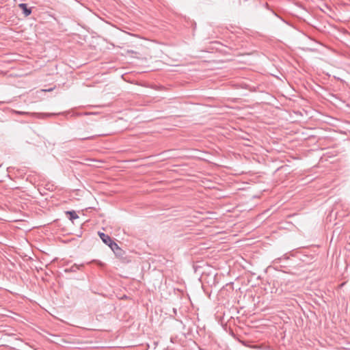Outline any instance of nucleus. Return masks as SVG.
<instances>
[{
    "instance_id": "nucleus-1",
    "label": "nucleus",
    "mask_w": 350,
    "mask_h": 350,
    "mask_svg": "<svg viewBox=\"0 0 350 350\" xmlns=\"http://www.w3.org/2000/svg\"><path fill=\"white\" fill-rule=\"evenodd\" d=\"M98 235L103 243L107 245L117 256H122L123 255V250L109 235L100 232H98Z\"/></svg>"
},
{
    "instance_id": "nucleus-2",
    "label": "nucleus",
    "mask_w": 350,
    "mask_h": 350,
    "mask_svg": "<svg viewBox=\"0 0 350 350\" xmlns=\"http://www.w3.org/2000/svg\"><path fill=\"white\" fill-rule=\"evenodd\" d=\"M45 23H49L47 27L51 29L57 24V20L55 12L51 11H45Z\"/></svg>"
},
{
    "instance_id": "nucleus-3",
    "label": "nucleus",
    "mask_w": 350,
    "mask_h": 350,
    "mask_svg": "<svg viewBox=\"0 0 350 350\" xmlns=\"http://www.w3.org/2000/svg\"><path fill=\"white\" fill-rule=\"evenodd\" d=\"M65 213L70 221H73L74 219L79 218L78 215L75 211H66Z\"/></svg>"
},
{
    "instance_id": "nucleus-4",
    "label": "nucleus",
    "mask_w": 350,
    "mask_h": 350,
    "mask_svg": "<svg viewBox=\"0 0 350 350\" xmlns=\"http://www.w3.org/2000/svg\"><path fill=\"white\" fill-rule=\"evenodd\" d=\"M19 7L23 10L25 16H29L31 14V11L29 8H27V4L21 3L19 4Z\"/></svg>"
},
{
    "instance_id": "nucleus-5",
    "label": "nucleus",
    "mask_w": 350,
    "mask_h": 350,
    "mask_svg": "<svg viewBox=\"0 0 350 350\" xmlns=\"http://www.w3.org/2000/svg\"><path fill=\"white\" fill-rule=\"evenodd\" d=\"M82 265H73L69 269H66V272H76L81 267Z\"/></svg>"
},
{
    "instance_id": "nucleus-6",
    "label": "nucleus",
    "mask_w": 350,
    "mask_h": 350,
    "mask_svg": "<svg viewBox=\"0 0 350 350\" xmlns=\"http://www.w3.org/2000/svg\"><path fill=\"white\" fill-rule=\"evenodd\" d=\"M94 137H95V136L92 135V136H88V137H85L79 138V139L81 140V141H85V140H88V139H92Z\"/></svg>"
},
{
    "instance_id": "nucleus-7",
    "label": "nucleus",
    "mask_w": 350,
    "mask_h": 350,
    "mask_svg": "<svg viewBox=\"0 0 350 350\" xmlns=\"http://www.w3.org/2000/svg\"><path fill=\"white\" fill-rule=\"evenodd\" d=\"M49 185L45 184V190H53V185H51V187H48Z\"/></svg>"
},
{
    "instance_id": "nucleus-8",
    "label": "nucleus",
    "mask_w": 350,
    "mask_h": 350,
    "mask_svg": "<svg viewBox=\"0 0 350 350\" xmlns=\"http://www.w3.org/2000/svg\"><path fill=\"white\" fill-rule=\"evenodd\" d=\"M44 338H45V342H46V340L50 341V342H54L52 339H51V338H47V336H46V335H45V336H44Z\"/></svg>"
},
{
    "instance_id": "nucleus-9",
    "label": "nucleus",
    "mask_w": 350,
    "mask_h": 350,
    "mask_svg": "<svg viewBox=\"0 0 350 350\" xmlns=\"http://www.w3.org/2000/svg\"><path fill=\"white\" fill-rule=\"evenodd\" d=\"M83 114L85 115V116H88V115H91V114H96V113L85 112V113H84Z\"/></svg>"
},
{
    "instance_id": "nucleus-10",
    "label": "nucleus",
    "mask_w": 350,
    "mask_h": 350,
    "mask_svg": "<svg viewBox=\"0 0 350 350\" xmlns=\"http://www.w3.org/2000/svg\"><path fill=\"white\" fill-rule=\"evenodd\" d=\"M53 90V88H45L44 90V92H51Z\"/></svg>"
},
{
    "instance_id": "nucleus-11",
    "label": "nucleus",
    "mask_w": 350,
    "mask_h": 350,
    "mask_svg": "<svg viewBox=\"0 0 350 350\" xmlns=\"http://www.w3.org/2000/svg\"><path fill=\"white\" fill-rule=\"evenodd\" d=\"M51 116V113H45V114H44L45 118L47 117V116Z\"/></svg>"
},
{
    "instance_id": "nucleus-12",
    "label": "nucleus",
    "mask_w": 350,
    "mask_h": 350,
    "mask_svg": "<svg viewBox=\"0 0 350 350\" xmlns=\"http://www.w3.org/2000/svg\"><path fill=\"white\" fill-rule=\"evenodd\" d=\"M5 103V102H3V101H0V105L3 104V103Z\"/></svg>"
}]
</instances>
